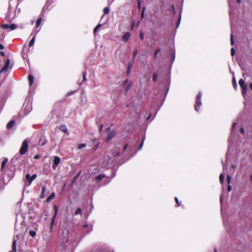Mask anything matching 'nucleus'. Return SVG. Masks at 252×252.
I'll list each match as a JSON object with an SVG mask.
<instances>
[{"instance_id": "nucleus-1", "label": "nucleus", "mask_w": 252, "mask_h": 252, "mask_svg": "<svg viewBox=\"0 0 252 252\" xmlns=\"http://www.w3.org/2000/svg\"><path fill=\"white\" fill-rule=\"evenodd\" d=\"M68 231L63 230L62 233L59 236V239L57 242V245L59 246H63L68 242Z\"/></svg>"}, {"instance_id": "nucleus-2", "label": "nucleus", "mask_w": 252, "mask_h": 252, "mask_svg": "<svg viewBox=\"0 0 252 252\" xmlns=\"http://www.w3.org/2000/svg\"><path fill=\"white\" fill-rule=\"evenodd\" d=\"M29 140L25 139L22 142L21 147L19 150V153L21 155H25L28 151Z\"/></svg>"}, {"instance_id": "nucleus-3", "label": "nucleus", "mask_w": 252, "mask_h": 252, "mask_svg": "<svg viewBox=\"0 0 252 252\" xmlns=\"http://www.w3.org/2000/svg\"><path fill=\"white\" fill-rule=\"evenodd\" d=\"M202 93L200 92L197 95L196 100L195 102V105L194 106V108L196 111L198 112L199 111V108L202 105V102L201 100V98L202 97Z\"/></svg>"}, {"instance_id": "nucleus-4", "label": "nucleus", "mask_w": 252, "mask_h": 252, "mask_svg": "<svg viewBox=\"0 0 252 252\" xmlns=\"http://www.w3.org/2000/svg\"><path fill=\"white\" fill-rule=\"evenodd\" d=\"M15 16H16L15 11L14 12L11 10L10 4H9V7L8 10L7 12V14H6V15L5 17V19L7 21H11L15 17Z\"/></svg>"}, {"instance_id": "nucleus-5", "label": "nucleus", "mask_w": 252, "mask_h": 252, "mask_svg": "<svg viewBox=\"0 0 252 252\" xmlns=\"http://www.w3.org/2000/svg\"><path fill=\"white\" fill-rule=\"evenodd\" d=\"M239 84L242 89V94L245 95L247 91V85L245 83L243 79H241L239 80Z\"/></svg>"}, {"instance_id": "nucleus-6", "label": "nucleus", "mask_w": 252, "mask_h": 252, "mask_svg": "<svg viewBox=\"0 0 252 252\" xmlns=\"http://www.w3.org/2000/svg\"><path fill=\"white\" fill-rule=\"evenodd\" d=\"M131 83L128 79H126L122 84V87L124 90L125 93L126 94L130 88L131 87Z\"/></svg>"}, {"instance_id": "nucleus-7", "label": "nucleus", "mask_w": 252, "mask_h": 252, "mask_svg": "<svg viewBox=\"0 0 252 252\" xmlns=\"http://www.w3.org/2000/svg\"><path fill=\"white\" fill-rule=\"evenodd\" d=\"M10 63V60L9 59H7L4 65L0 70V73L5 72L7 71L8 68Z\"/></svg>"}, {"instance_id": "nucleus-8", "label": "nucleus", "mask_w": 252, "mask_h": 252, "mask_svg": "<svg viewBox=\"0 0 252 252\" xmlns=\"http://www.w3.org/2000/svg\"><path fill=\"white\" fill-rule=\"evenodd\" d=\"M116 134V132L115 130L109 131L106 137L105 140L106 141H110L115 136Z\"/></svg>"}, {"instance_id": "nucleus-9", "label": "nucleus", "mask_w": 252, "mask_h": 252, "mask_svg": "<svg viewBox=\"0 0 252 252\" xmlns=\"http://www.w3.org/2000/svg\"><path fill=\"white\" fill-rule=\"evenodd\" d=\"M61 161V159L59 157L56 156L54 158V159L53 161V164L52 165V168L54 170H55L57 168V166L60 163Z\"/></svg>"}, {"instance_id": "nucleus-10", "label": "nucleus", "mask_w": 252, "mask_h": 252, "mask_svg": "<svg viewBox=\"0 0 252 252\" xmlns=\"http://www.w3.org/2000/svg\"><path fill=\"white\" fill-rule=\"evenodd\" d=\"M39 32V30L35 31L34 30L33 31V32H35V33L34 35L33 36V37L32 38V39L31 40V41L30 42V43H29V46L30 47H32V46H33L34 42H35L36 35V34L37 33V32Z\"/></svg>"}, {"instance_id": "nucleus-11", "label": "nucleus", "mask_w": 252, "mask_h": 252, "mask_svg": "<svg viewBox=\"0 0 252 252\" xmlns=\"http://www.w3.org/2000/svg\"><path fill=\"white\" fill-rule=\"evenodd\" d=\"M7 162H8V159L7 158H5L3 159V160H2V161L1 162V167L0 168V170L3 171L4 169L5 165Z\"/></svg>"}, {"instance_id": "nucleus-12", "label": "nucleus", "mask_w": 252, "mask_h": 252, "mask_svg": "<svg viewBox=\"0 0 252 252\" xmlns=\"http://www.w3.org/2000/svg\"><path fill=\"white\" fill-rule=\"evenodd\" d=\"M60 129L63 132L66 133L67 135L69 134V132L68 131L67 128L65 125H62L59 127Z\"/></svg>"}, {"instance_id": "nucleus-13", "label": "nucleus", "mask_w": 252, "mask_h": 252, "mask_svg": "<svg viewBox=\"0 0 252 252\" xmlns=\"http://www.w3.org/2000/svg\"><path fill=\"white\" fill-rule=\"evenodd\" d=\"M130 36V32H127L123 36V40L125 41H126L128 40Z\"/></svg>"}, {"instance_id": "nucleus-14", "label": "nucleus", "mask_w": 252, "mask_h": 252, "mask_svg": "<svg viewBox=\"0 0 252 252\" xmlns=\"http://www.w3.org/2000/svg\"><path fill=\"white\" fill-rule=\"evenodd\" d=\"M15 124V121L14 120H11L6 125V128L9 129L12 128Z\"/></svg>"}, {"instance_id": "nucleus-15", "label": "nucleus", "mask_w": 252, "mask_h": 252, "mask_svg": "<svg viewBox=\"0 0 252 252\" xmlns=\"http://www.w3.org/2000/svg\"><path fill=\"white\" fill-rule=\"evenodd\" d=\"M105 175L103 174H99L98 175L96 178V179H95V181L97 183H99V182H100L102 179L105 177Z\"/></svg>"}, {"instance_id": "nucleus-16", "label": "nucleus", "mask_w": 252, "mask_h": 252, "mask_svg": "<svg viewBox=\"0 0 252 252\" xmlns=\"http://www.w3.org/2000/svg\"><path fill=\"white\" fill-rule=\"evenodd\" d=\"M16 240L14 239L12 243V250L9 252H16Z\"/></svg>"}, {"instance_id": "nucleus-17", "label": "nucleus", "mask_w": 252, "mask_h": 252, "mask_svg": "<svg viewBox=\"0 0 252 252\" xmlns=\"http://www.w3.org/2000/svg\"><path fill=\"white\" fill-rule=\"evenodd\" d=\"M28 80L29 82V85L30 86H32L33 82V76L32 75L30 74L28 76Z\"/></svg>"}, {"instance_id": "nucleus-18", "label": "nucleus", "mask_w": 252, "mask_h": 252, "mask_svg": "<svg viewBox=\"0 0 252 252\" xmlns=\"http://www.w3.org/2000/svg\"><path fill=\"white\" fill-rule=\"evenodd\" d=\"M55 193L54 192H53L52 193H51L49 196L48 197V198H47V202H49L50 201H51L54 197H55Z\"/></svg>"}, {"instance_id": "nucleus-19", "label": "nucleus", "mask_w": 252, "mask_h": 252, "mask_svg": "<svg viewBox=\"0 0 252 252\" xmlns=\"http://www.w3.org/2000/svg\"><path fill=\"white\" fill-rule=\"evenodd\" d=\"M132 65L131 63H129L127 66V73L129 74L132 69Z\"/></svg>"}, {"instance_id": "nucleus-20", "label": "nucleus", "mask_w": 252, "mask_h": 252, "mask_svg": "<svg viewBox=\"0 0 252 252\" xmlns=\"http://www.w3.org/2000/svg\"><path fill=\"white\" fill-rule=\"evenodd\" d=\"M45 191H46V188L44 186H43L42 187V192H41V194L40 195L41 198H43L45 197L44 193H45Z\"/></svg>"}, {"instance_id": "nucleus-21", "label": "nucleus", "mask_w": 252, "mask_h": 252, "mask_svg": "<svg viewBox=\"0 0 252 252\" xmlns=\"http://www.w3.org/2000/svg\"><path fill=\"white\" fill-rule=\"evenodd\" d=\"M224 172L221 173L220 176V180L221 184H222L224 181Z\"/></svg>"}, {"instance_id": "nucleus-22", "label": "nucleus", "mask_w": 252, "mask_h": 252, "mask_svg": "<svg viewBox=\"0 0 252 252\" xmlns=\"http://www.w3.org/2000/svg\"><path fill=\"white\" fill-rule=\"evenodd\" d=\"M145 139V137L144 136L142 138V139L141 140V143L138 147V150H140L142 148Z\"/></svg>"}, {"instance_id": "nucleus-23", "label": "nucleus", "mask_w": 252, "mask_h": 252, "mask_svg": "<svg viewBox=\"0 0 252 252\" xmlns=\"http://www.w3.org/2000/svg\"><path fill=\"white\" fill-rule=\"evenodd\" d=\"M17 27V26L16 24H12L9 25V30L10 31H13V30H15Z\"/></svg>"}, {"instance_id": "nucleus-24", "label": "nucleus", "mask_w": 252, "mask_h": 252, "mask_svg": "<svg viewBox=\"0 0 252 252\" xmlns=\"http://www.w3.org/2000/svg\"><path fill=\"white\" fill-rule=\"evenodd\" d=\"M29 233L32 237H34L36 234V232L34 230H30Z\"/></svg>"}, {"instance_id": "nucleus-25", "label": "nucleus", "mask_w": 252, "mask_h": 252, "mask_svg": "<svg viewBox=\"0 0 252 252\" xmlns=\"http://www.w3.org/2000/svg\"><path fill=\"white\" fill-rule=\"evenodd\" d=\"M84 228H89L88 225L87 224H84ZM92 230V226L91 225L89 226V229L87 230V233L91 232Z\"/></svg>"}, {"instance_id": "nucleus-26", "label": "nucleus", "mask_w": 252, "mask_h": 252, "mask_svg": "<svg viewBox=\"0 0 252 252\" xmlns=\"http://www.w3.org/2000/svg\"><path fill=\"white\" fill-rule=\"evenodd\" d=\"M101 24H98L95 27V28L94 29V33H96V32H97L98 29L101 27Z\"/></svg>"}, {"instance_id": "nucleus-27", "label": "nucleus", "mask_w": 252, "mask_h": 252, "mask_svg": "<svg viewBox=\"0 0 252 252\" xmlns=\"http://www.w3.org/2000/svg\"><path fill=\"white\" fill-rule=\"evenodd\" d=\"M41 21H42V18H39L37 19L36 22V27H38L40 24H41Z\"/></svg>"}, {"instance_id": "nucleus-28", "label": "nucleus", "mask_w": 252, "mask_h": 252, "mask_svg": "<svg viewBox=\"0 0 252 252\" xmlns=\"http://www.w3.org/2000/svg\"><path fill=\"white\" fill-rule=\"evenodd\" d=\"M81 209L80 208H77L75 212L74 215H78L79 214H81Z\"/></svg>"}, {"instance_id": "nucleus-29", "label": "nucleus", "mask_w": 252, "mask_h": 252, "mask_svg": "<svg viewBox=\"0 0 252 252\" xmlns=\"http://www.w3.org/2000/svg\"><path fill=\"white\" fill-rule=\"evenodd\" d=\"M1 28L3 29H5V30H8L9 29V25L8 24H3L2 26H1Z\"/></svg>"}, {"instance_id": "nucleus-30", "label": "nucleus", "mask_w": 252, "mask_h": 252, "mask_svg": "<svg viewBox=\"0 0 252 252\" xmlns=\"http://www.w3.org/2000/svg\"><path fill=\"white\" fill-rule=\"evenodd\" d=\"M138 53V50L137 49H135L133 52L132 54V59L133 60H134L135 57L136 56Z\"/></svg>"}, {"instance_id": "nucleus-31", "label": "nucleus", "mask_w": 252, "mask_h": 252, "mask_svg": "<svg viewBox=\"0 0 252 252\" xmlns=\"http://www.w3.org/2000/svg\"><path fill=\"white\" fill-rule=\"evenodd\" d=\"M110 8L108 7H106L103 9V12L104 14H108L109 12Z\"/></svg>"}, {"instance_id": "nucleus-32", "label": "nucleus", "mask_w": 252, "mask_h": 252, "mask_svg": "<svg viewBox=\"0 0 252 252\" xmlns=\"http://www.w3.org/2000/svg\"><path fill=\"white\" fill-rule=\"evenodd\" d=\"M158 77V75L157 73H154L153 76V81L154 82H156L157 80Z\"/></svg>"}, {"instance_id": "nucleus-33", "label": "nucleus", "mask_w": 252, "mask_h": 252, "mask_svg": "<svg viewBox=\"0 0 252 252\" xmlns=\"http://www.w3.org/2000/svg\"><path fill=\"white\" fill-rule=\"evenodd\" d=\"M26 180L29 182V185H31V183H30V180L32 179V177L30 176V174H27L26 176Z\"/></svg>"}, {"instance_id": "nucleus-34", "label": "nucleus", "mask_w": 252, "mask_h": 252, "mask_svg": "<svg viewBox=\"0 0 252 252\" xmlns=\"http://www.w3.org/2000/svg\"><path fill=\"white\" fill-rule=\"evenodd\" d=\"M160 51V49H157V50H156V51L154 53V58H156L157 57V55L158 54V53Z\"/></svg>"}, {"instance_id": "nucleus-35", "label": "nucleus", "mask_w": 252, "mask_h": 252, "mask_svg": "<svg viewBox=\"0 0 252 252\" xmlns=\"http://www.w3.org/2000/svg\"><path fill=\"white\" fill-rule=\"evenodd\" d=\"M86 146V144H84V143H82L81 144H79L78 146V149H81L82 148H84Z\"/></svg>"}, {"instance_id": "nucleus-36", "label": "nucleus", "mask_w": 252, "mask_h": 252, "mask_svg": "<svg viewBox=\"0 0 252 252\" xmlns=\"http://www.w3.org/2000/svg\"><path fill=\"white\" fill-rule=\"evenodd\" d=\"M144 78L147 80L148 82L150 81V76L147 74H145L144 75Z\"/></svg>"}, {"instance_id": "nucleus-37", "label": "nucleus", "mask_w": 252, "mask_h": 252, "mask_svg": "<svg viewBox=\"0 0 252 252\" xmlns=\"http://www.w3.org/2000/svg\"><path fill=\"white\" fill-rule=\"evenodd\" d=\"M233 85H234V88L236 89L237 88V82H236V79H235V77H233Z\"/></svg>"}, {"instance_id": "nucleus-38", "label": "nucleus", "mask_w": 252, "mask_h": 252, "mask_svg": "<svg viewBox=\"0 0 252 252\" xmlns=\"http://www.w3.org/2000/svg\"><path fill=\"white\" fill-rule=\"evenodd\" d=\"M54 209H55V214H54V218H55L56 216V215L57 214V212H58V206H56V205H55L54 206Z\"/></svg>"}, {"instance_id": "nucleus-39", "label": "nucleus", "mask_w": 252, "mask_h": 252, "mask_svg": "<svg viewBox=\"0 0 252 252\" xmlns=\"http://www.w3.org/2000/svg\"><path fill=\"white\" fill-rule=\"evenodd\" d=\"M22 53H23L22 56H23V59H26L28 57V55L27 54L24 53V49H23V50Z\"/></svg>"}, {"instance_id": "nucleus-40", "label": "nucleus", "mask_w": 252, "mask_h": 252, "mask_svg": "<svg viewBox=\"0 0 252 252\" xmlns=\"http://www.w3.org/2000/svg\"><path fill=\"white\" fill-rule=\"evenodd\" d=\"M231 180V176L230 175H228L227 176V182L228 184H230Z\"/></svg>"}, {"instance_id": "nucleus-41", "label": "nucleus", "mask_w": 252, "mask_h": 252, "mask_svg": "<svg viewBox=\"0 0 252 252\" xmlns=\"http://www.w3.org/2000/svg\"><path fill=\"white\" fill-rule=\"evenodd\" d=\"M181 20V14H180L179 18V20H178L177 24V28H178V27L179 26Z\"/></svg>"}, {"instance_id": "nucleus-42", "label": "nucleus", "mask_w": 252, "mask_h": 252, "mask_svg": "<svg viewBox=\"0 0 252 252\" xmlns=\"http://www.w3.org/2000/svg\"><path fill=\"white\" fill-rule=\"evenodd\" d=\"M234 43V38H233V34L232 33L231 34V45H233Z\"/></svg>"}, {"instance_id": "nucleus-43", "label": "nucleus", "mask_w": 252, "mask_h": 252, "mask_svg": "<svg viewBox=\"0 0 252 252\" xmlns=\"http://www.w3.org/2000/svg\"><path fill=\"white\" fill-rule=\"evenodd\" d=\"M31 177H32V179L30 180V183H31L32 182V181L33 180H34L36 178V174H33L32 175V176H31Z\"/></svg>"}, {"instance_id": "nucleus-44", "label": "nucleus", "mask_w": 252, "mask_h": 252, "mask_svg": "<svg viewBox=\"0 0 252 252\" xmlns=\"http://www.w3.org/2000/svg\"><path fill=\"white\" fill-rule=\"evenodd\" d=\"M235 54V51L234 48H232L231 49V56H233Z\"/></svg>"}, {"instance_id": "nucleus-45", "label": "nucleus", "mask_w": 252, "mask_h": 252, "mask_svg": "<svg viewBox=\"0 0 252 252\" xmlns=\"http://www.w3.org/2000/svg\"><path fill=\"white\" fill-rule=\"evenodd\" d=\"M140 39L141 40H143L144 39V34L142 32H140Z\"/></svg>"}, {"instance_id": "nucleus-46", "label": "nucleus", "mask_w": 252, "mask_h": 252, "mask_svg": "<svg viewBox=\"0 0 252 252\" xmlns=\"http://www.w3.org/2000/svg\"><path fill=\"white\" fill-rule=\"evenodd\" d=\"M175 199L176 202V203L177 204V206H180V203H179V201L178 198L177 197H175Z\"/></svg>"}, {"instance_id": "nucleus-47", "label": "nucleus", "mask_w": 252, "mask_h": 252, "mask_svg": "<svg viewBox=\"0 0 252 252\" xmlns=\"http://www.w3.org/2000/svg\"><path fill=\"white\" fill-rule=\"evenodd\" d=\"M137 5L138 8L140 9L141 7V0H137Z\"/></svg>"}, {"instance_id": "nucleus-48", "label": "nucleus", "mask_w": 252, "mask_h": 252, "mask_svg": "<svg viewBox=\"0 0 252 252\" xmlns=\"http://www.w3.org/2000/svg\"><path fill=\"white\" fill-rule=\"evenodd\" d=\"M83 80L84 81H86L87 80V78H86V72H84L83 73Z\"/></svg>"}, {"instance_id": "nucleus-49", "label": "nucleus", "mask_w": 252, "mask_h": 252, "mask_svg": "<svg viewBox=\"0 0 252 252\" xmlns=\"http://www.w3.org/2000/svg\"><path fill=\"white\" fill-rule=\"evenodd\" d=\"M240 132L242 133V134H244L245 133V130H244V128L242 127L241 128H240Z\"/></svg>"}, {"instance_id": "nucleus-50", "label": "nucleus", "mask_w": 252, "mask_h": 252, "mask_svg": "<svg viewBox=\"0 0 252 252\" xmlns=\"http://www.w3.org/2000/svg\"><path fill=\"white\" fill-rule=\"evenodd\" d=\"M145 10V7H143V10L141 12V17L143 18L144 17V11Z\"/></svg>"}, {"instance_id": "nucleus-51", "label": "nucleus", "mask_w": 252, "mask_h": 252, "mask_svg": "<svg viewBox=\"0 0 252 252\" xmlns=\"http://www.w3.org/2000/svg\"><path fill=\"white\" fill-rule=\"evenodd\" d=\"M128 146V144H126L123 148V150L125 151Z\"/></svg>"}, {"instance_id": "nucleus-52", "label": "nucleus", "mask_w": 252, "mask_h": 252, "mask_svg": "<svg viewBox=\"0 0 252 252\" xmlns=\"http://www.w3.org/2000/svg\"><path fill=\"white\" fill-rule=\"evenodd\" d=\"M39 158H40V156L39 155H36L34 157V159H39Z\"/></svg>"}, {"instance_id": "nucleus-53", "label": "nucleus", "mask_w": 252, "mask_h": 252, "mask_svg": "<svg viewBox=\"0 0 252 252\" xmlns=\"http://www.w3.org/2000/svg\"><path fill=\"white\" fill-rule=\"evenodd\" d=\"M55 219V218H54V217L53 219H52V222H51V225L52 226H53L54 224Z\"/></svg>"}, {"instance_id": "nucleus-54", "label": "nucleus", "mask_w": 252, "mask_h": 252, "mask_svg": "<svg viewBox=\"0 0 252 252\" xmlns=\"http://www.w3.org/2000/svg\"><path fill=\"white\" fill-rule=\"evenodd\" d=\"M227 189L228 191H230L231 190V187L229 184H228Z\"/></svg>"}, {"instance_id": "nucleus-55", "label": "nucleus", "mask_w": 252, "mask_h": 252, "mask_svg": "<svg viewBox=\"0 0 252 252\" xmlns=\"http://www.w3.org/2000/svg\"><path fill=\"white\" fill-rule=\"evenodd\" d=\"M4 49V46L1 43H0V50H2Z\"/></svg>"}, {"instance_id": "nucleus-56", "label": "nucleus", "mask_w": 252, "mask_h": 252, "mask_svg": "<svg viewBox=\"0 0 252 252\" xmlns=\"http://www.w3.org/2000/svg\"><path fill=\"white\" fill-rule=\"evenodd\" d=\"M74 92H69L68 94H67V95L68 96H69V95H71V94H72L73 93H74Z\"/></svg>"}, {"instance_id": "nucleus-57", "label": "nucleus", "mask_w": 252, "mask_h": 252, "mask_svg": "<svg viewBox=\"0 0 252 252\" xmlns=\"http://www.w3.org/2000/svg\"><path fill=\"white\" fill-rule=\"evenodd\" d=\"M236 123H234L233 124L232 127V130L234 128V127H235V126H236Z\"/></svg>"}, {"instance_id": "nucleus-58", "label": "nucleus", "mask_w": 252, "mask_h": 252, "mask_svg": "<svg viewBox=\"0 0 252 252\" xmlns=\"http://www.w3.org/2000/svg\"><path fill=\"white\" fill-rule=\"evenodd\" d=\"M172 8L173 9V12H175V6L174 5H172Z\"/></svg>"}, {"instance_id": "nucleus-59", "label": "nucleus", "mask_w": 252, "mask_h": 252, "mask_svg": "<svg viewBox=\"0 0 252 252\" xmlns=\"http://www.w3.org/2000/svg\"><path fill=\"white\" fill-rule=\"evenodd\" d=\"M120 155V152H117L116 154V157H118Z\"/></svg>"}, {"instance_id": "nucleus-60", "label": "nucleus", "mask_w": 252, "mask_h": 252, "mask_svg": "<svg viewBox=\"0 0 252 252\" xmlns=\"http://www.w3.org/2000/svg\"><path fill=\"white\" fill-rule=\"evenodd\" d=\"M0 55L2 56H4L5 54L3 52H0Z\"/></svg>"}, {"instance_id": "nucleus-61", "label": "nucleus", "mask_w": 252, "mask_h": 252, "mask_svg": "<svg viewBox=\"0 0 252 252\" xmlns=\"http://www.w3.org/2000/svg\"><path fill=\"white\" fill-rule=\"evenodd\" d=\"M175 58V54L174 53L173 55V61H172L173 62H174Z\"/></svg>"}, {"instance_id": "nucleus-62", "label": "nucleus", "mask_w": 252, "mask_h": 252, "mask_svg": "<svg viewBox=\"0 0 252 252\" xmlns=\"http://www.w3.org/2000/svg\"><path fill=\"white\" fill-rule=\"evenodd\" d=\"M110 130V126L108 127V128H107V129H106V131H109Z\"/></svg>"}, {"instance_id": "nucleus-63", "label": "nucleus", "mask_w": 252, "mask_h": 252, "mask_svg": "<svg viewBox=\"0 0 252 252\" xmlns=\"http://www.w3.org/2000/svg\"><path fill=\"white\" fill-rule=\"evenodd\" d=\"M102 127H103V125H101L100 126V127H99V130H101L102 128Z\"/></svg>"}, {"instance_id": "nucleus-64", "label": "nucleus", "mask_w": 252, "mask_h": 252, "mask_svg": "<svg viewBox=\"0 0 252 252\" xmlns=\"http://www.w3.org/2000/svg\"><path fill=\"white\" fill-rule=\"evenodd\" d=\"M250 88H251V90H252V83H251V84H250Z\"/></svg>"}]
</instances>
